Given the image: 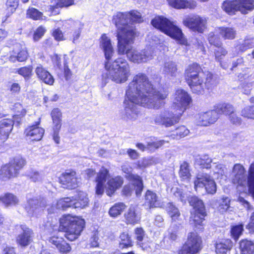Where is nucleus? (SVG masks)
Listing matches in <instances>:
<instances>
[{"instance_id":"nucleus-20","label":"nucleus","mask_w":254,"mask_h":254,"mask_svg":"<svg viewBox=\"0 0 254 254\" xmlns=\"http://www.w3.org/2000/svg\"><path fill=\"white\" fill-rule=\"evenodd\" d=\"M14 123V120L10 119H4L0 121V144L8 139L13 129Z\"/></svg>"},{"instance_id":"nucleus-43","label":"nucleus","mask_w":254,"mask_h":254,"mask_svg":"<svg viewBox=\"0 0 254 254\" xmlns=\"http://www.w3.org/2000/svg\"><path fill=\"white\" fill-rule=\"evenodd\" d=\"M189 202L193 207V210L191 211H199L203 213L205 211V207L203 201L195 196H191L189 198Z\"/></svg>"},{"instance_id":"nucleus-29","label":"nucleus","mask_w":254,"mask_h":254,"mask_svg":"<svg viewBox=\"0 0 254 254\" xmlns=\"http://www.w3.org/2000/svg\"><path fill=\"white\" fill-rule=\"evenodd\" d=\"M233 247L232 242L229 239H223L215 244V252L217 254H230Z\"/></svg>"},{"instance_id":"nucleus-49","label":"nucleus","mask_w":254,"mask_h":254,"mask_svg":"<svg viewBox=\"0 0 254 254\" xmlns=\"http://www.w3.org/2000/svg\"><path fill=\"white\" fill-rule=\"evenodd\" d=\"M125 208L126 206L123 203H116L110 209L109 215L112 217H117L121 214Z\"/></svg>"},{"instance_id":"nucleus-63","label":"nucleus","mask_w":254,"mask_h":254,"mask_svg":"<svg viewBox=\"0 0 254 254\" xmlns=\"http://www.w3.org/2000/svg\"><path fill=\"white\" fill-rule=\"evenodd\" d=\"M208 41L211 45H213L218 48L220 47L222 45L220 38L213 33L209 34Z\"/></svg>"},{"instance_id":"nucleus-6","label":"nucleus","mask_w":254,"mask_h":254,"mask_svg":"<svg viewBox=\"0 0 254 254\" xmlns=\"http://www.w3.org/2000/svg\"><path fill=\"white\" fill-rule=\"evenodd\" d=\"M134 38H132L129 41H123L124 46L123 52H119V43L117 44V52L119 55L126 54L128 60L135 64H141L147 63L152 60L154 55V49L152 47H147L143 50H138L132 48L129 44L133 42Z\"/></svg>"},{"instance_id":"nucleus-12","label":"nucleus","mask_w":254,"mask_h":254,"mask_svg":"<svg viewBox=\"0 0 254 254\" xmlns=\"http://www.w3.org/2000/svg\"><path fill=\"white\" fill-rule=\"evenodd\" d=\"M182 114L178 111L172 110L165 111L154 117V122L157 125H162L165 127H169L179 123Z\"/></svg>"},{"instance_id":"nucleus-56","label":"nucleus","mask_w":254,"mask_h":254,"mask_svg":"<svg viewBox=\"0 0 254 254\" xmlns=\"http://www.w3.org/2000/svg\"><path fill=\"white\" fill-rule=\"evenodd\" d=\"M165 142H168V141L165 140H160L157 141L148 142L146 145L147 149L151 151H154L164 145Z\"/></svg>"},{"instance_id":"nucleus-5","label":"nucleus","mask_w":254,"mask_h":254,"mask_svg":"<svg viewBox=\"0 0 254 254\" xmlns=\"http://www.w3.org/2000/svg\"><path fill=\"white\" fill-rule=\"evenodd\" d=\"M84 225V219L70 214L64 215L60 219V229L65 232L64 236L71 241L76 240L79 237Z\"/></svg>"},{"instance_id":"nucleus-14","label":"nucleus","mask_w":254,"mask_h":254,"mask_svg":"<svg viewBox=\"0 0 254 254\" xmlns=\"http://www.w3.org/2000/svg\"><path fill=\"white\" fill-rule=\"evenodd\" d=\"M47 201L44 198L27 195V202L24 204V209L30 216H35L41 208L46 207Z\"/></svg>"},{"instance_id":"nucleus-4","label":"nucleus","mask_w":254,"mask_h":254,"mask_svg":"<svg viewBox=\"0 0 254 254\" xmlns=\"http://www.w3.org/2000/svg\"><path fill=\"white\" fill-rule=\"evenodd\" d=\"M232 182L240 190L244 191L248 187L249 191L254 197V163L250 165L247 177L246 170L242 165H234L232 171Z\"/></svg>"},{"instance_id":"nucleus-52","label":"nucleus","mask_w":254,"mask_h":254,"mask_svg":"<svg viewBox=\"0 0 254 254\" xmlns=\"http://www.w3.org/2000/svg\"><path fill=\"white\" fill-rule=\"evenodd\" d=\"M212 159L208 157L207 155H204L201 157L196 158L195 163L204 168H210Z\"/></svg>"},{"instance_id":"nucleus-64","label":"nucleus","mask_w":254,"mask_h":254,"mask_svg":"<svg viewBox=\"0 0 254 254\" xmlns=\"http://www.w3.org/2000/svg\"><path fill=\"white\" fill-rule=\"evenodd\" d=\"M230 200L227 197H223L219 206V210L222 212H225L230 207Z\"/></svg>"},{"instance_id":"nucleus-62","label":"nucleus","mask_w":254,"mask_h":254,"mask_svg":"<svg viewBox=\"0 0 254 254\" xmlns=\"http://www.w3.org/2000/svg\"><path fill=\"white\" fill-rule=\"evenodd\" d=\"M204 75L203 76V87L205 86L209 88L212 84V74L209 71L204 72Z\"/></svg>"},{"instance_id":"nucleus-30","label":"nucleus","mask_w":254,"mask_h":254,"mask_svg":"<svg viewBox=\"0 0 254 254\" xmlns=\"http://www.w3.org/2000/svg\"><path fill=\"white\" fill-rule=\"evenodd\" d=\"M0 201L6 207H11L18 204L19 200L15 194L7 192L0 196Z\"/></svg>"},{"instance_id":"nucleus-11","label":"nucleus","mask_w":254,"mask_h":254,"mask_svg":"<svg viewBox=\"0 0 254 254\" xmlns=\"http://www.w3.org/2000/svg\"><path fill=\"white\" fill-rule=\"evenodd\" d=\"M207 20L205 17L196 14L186 16L183 20V24L191 30L203 33L207 27Z\"/></svg>"},{"instance_id":"nucleus-55","label":"nucleus","mask_w":254,"mask_h":254,"mask_svg":"<svg viewBox=\"0 0 254 254\" xmlns=\"http://www.w3.org/2000/svg\"><path fill=\"white\" fill-rule=\"evenodd\" d=\"M158 159L153 157L150 158H143L142 160L138 161L137 165L139 168H145L153 164L158 163Z\"/></svg>"},{"instance_id":"nucleus-26","label":"nucleus","mask_w":254,"mask_h":254,"mask_svg":"<svg viewBox=\"0 0 254 254\" xmlns=\"http://www.w3.org/2000/svg\"><path fill=\"white\" fill-rule=\"evenodd\" d=\"M49 241L51 244L55 246L61 253H67L71 250L69 245L62 237L53 236L49 238Z\"/></svg>"},{"instance_id":"nucleus-42","label":"nucleus","mask_w":254,"mask_h":254,"mask_svg":"<svg viewBox=\"0 0 254 254\" xmlns=\"http://www.w3.org/2000/svg\"><path fill=\"white\" fill-rule=\"evenodd\" d=\"M145 203L150 207H157L159 205L158 198L157 194L150 190H147L145 196Z\"/></svg>"},{"instance_id":"nucleus-59","label":"nucleus","mask_w":254,"mask_h":254,"mask_svg":"<svg viewBox=\"0 0 254 254\" xmlns=\"http://www.w3.org/2000/svg\"><path fill=\"white\" fill-rule=\"evenodd\" d=\"M129 14V21H132L133 22L140 23L143 21L141 14L137 11L132 10L128 12Z\"/></svg>"},{"instance_id":"nucleus-48","label":"nucleus","mask_w":254,"mask_h":254,"mask_svg":"<svg viewBox=\"0 0 254 254\" xmlns=\"http://www.w3.org/2000/svg\"><path fill=\"white\" fill-rule=\"evenodd\" d=\"M167 211L172 221L176 222L180 220V213L179 209L172 203H168Z\"/></svg>"},{"instance_id":"nucleus-17","label":"nucleus","mask_w":254,"mask_h":254,"mask_svg":"<svg viewBox=\"0 0 254 254\" xmlns=\"http://www.w3.org/2000/svg\"><path fill=\"white\" fill-rule=\"evenodd\" d=\"M28 53L24 42H15L13 45L12 51L9 60L11 62H15L16 60L18 62H24L27 59Z\"/></svg>"},{"instance_id":"nucleus-3","label":"nucleus","mask_w":254,"mask_h":254,"mask_svg":"<svg viewBox=\"0 0 254 254\" xmlns=\"http://www.w3.org/2000/svg\"><path fill=\"white\" fill-rule=\"evenodd\" d=\"M128 12H118L113 16V21L117 28V39L119 52H123V41H129L134 38L136 34L135 26L129 24Z\"/></svg>"},{"instance_id":"nucleus-44","label":"nucleus","mask_w":254,"mask_h":254,"mask_svg":"<svg viewBox=\"0 0 254 254\" xmlns=\"http://www.w3.org/2000/svg\"><path fill=\"white\" fill-rule=\"evenodd\" d=\"M70 207L73 208V198L72 197L61 198L57 202L56 208L58 209L64 210Z\"/></svg>"},{"instance_id":"nucleus-37","label":"nucleus","mask_w":254,"mask_h":254,"mask_svg":"<svg viewBox=\"0 0 254 254\" xmlns=\"http://www.w3.org/2000/svg\"><path fill=\"white\" fill-rule=\"evenodd\" d=\"M220 35L225 40H233L235 38L236 30L232 27H220L217 28Z\"/></svg>"},{"instance_id":"nucleus-51","label":"nucleus","mask_w":254,"mask_h":254,"mask_svg":"<svg viewBox=\"0 0 254 254\" xmlns=\"http://www.w3.org/2000/svg\"><path fill=\"white\" fill-rule=\"evenodd\" d=\"M251 105L246 106L241 111V115L246 118L254 120V103L251 101Z\"/></svg>"},{"instance_id":"nucleus-53","label":"nucleus","mask_w":254,"mask_h":254,"mask_svg":"<svg viewBox=\"0 0 254 254\" xmlns=\"http://www.w3.org/2000/svg\"><path fill=\"white\" fill-rule=\"evenodd\" d=\"M6 5V16L8 17L15 11L18 5V0H7Z\"/></svg>"},{"instance_id":"nucleus-16","label":"nucleus","mask_w":254,"mask_h":254,"mask_svg":"<svg viewBox=\"0 0 254 254\" xmlns=\"http://www.w3.org/2000/svg\"><path fill=\"white\" fill-rule=\"evenodd\" d=\"M133 100L127 98V96L125 100L123 117L126 120L133 121L137 118L139 112L136 105L139 104L144 107L141 102L137 103Z\"/></svg>"},{"instance_id":"nucleus-45","label":"nucleus","mask_w":254,"mask_h":254,"mask_svg":"<svg viewBox=\"0 0 254 254\" xmlns=\"http://www.w3.org/2000/svg\"><path fill=\"white\" fill-rule=\"evenodd\" d=\"M51 115L54 125L55 129L59 130L61 127L62 113L58 108L54 109L51 112Z\"/></svg>"},{"instance_id":"nucleus-9","label":"nucleus","mask_w":254,"mask_h":254,"mask_svg":"<svg viewBox=\"0 0 254 254\" xmlns=\"http://www.w3.org/2000/svg\"><path fill=\"white\" fill-rule=\"evenodd\" d=\"M26 163L25 159L22 157H15L8 163L1 167L0 179L3 181H6L17 177L19 171L23 168Z\"/></svg>"},{"instance_id":"nucleus-36","label":"nucleus","mask_w":254,"mask_h":254,"mask_svg":"<svg viewBox=\"0 0 254 254\" xmlns=\"http://www.w3.org/2000/svg\"><path fill=\"white\" fill-rule=\"evenodd\" d=\"M239 11L242 14H247L254 9V0H237Z\"/></svg>"},{"instance_id":"nucleus-60","label":"nucleus","mask_w":254,"mask_h":254,"mask_svg":"<svg viewBox=\"0 0 254 254\" xmlns=\"http://www.w3.org/2000/svg\"><path fill=\"white\" fill-rule=\"evenodd\" d=\"M46 29L42 26L38 27L35 31L33 39L35 42L39 41L44 35Z\"/></svg>"},{"instance_id":"nucleus-25","label":"nucleus","mask_w":254,"mask_h":254,"mask_svg":"<svg viewBox=\"0 0 254 254\" xmlns=\"http://www.w3.org/2000/svg\"><path fill=\"white\" fill-rule=\"evenodd\" d=\"M254 46V42L252 39H245L237 42L236 46L232 51L233 57H235L240 53L244 52Z\"/></svg>"},{"instance_id":"nucleus-18","label":"nucleus","mask_w":254,"mask_h":254,"mask_svg":"<svg viewBox=\"0 0 254 254\" xmlns=\"http://www.w3.org/2000/svg\"><path fill=\"white\" fill-rule=\"evenodd\" d=\"M60 182L68 189L76 188L79 183L76 172L72 170H67L63 173L60 177Z\"/></svg>"},{"instance_id":"nucleus-8","label":"nucleus","mask_w":254,"mask_h":254,"mask_svg":"<svg viewBox=\"0 0 254 254\" xmlns=\"http://www.w3.org/2000/svg\"><path fill=\"white\" fill-rule=\"evenodd\" d=\"M204 72L197 64H190L186 68L184 73L185 80L193 92L201 93L203 91Z\"/></svg>"},{"instance_id":"nucleus-13","label":"nucleus","mask_w":254,"mask_h":254,"mask_svg":"<svg viewBox=\"0 0 254 254\" xmlns=\"http://www.w3.org/2000/svg\"><path fill=\"white\" fill-rule=\"evenodd\" d=\"M194 189L197 190L199 188H205L208 194H214L216 193V184L210 175L206 173H198L194 181Z\"/></svg>"},{"instance_id":"nucleus-7","label":"nucleus","mask_w":254,"mask_h":254,"mask_svg":"<svg viewBox=\"0 0 254 254\" xmlns=\"http://www.w3.org/2000/svg\"><path fill=\"white\" fill-rule=\"evenodd\" d=\"M152 25L180 44L185 45L187 40L182 30L174 22L163 16H155L151 21Z\"/></svg>"},{"instance_id":"nucleus-35","label":"nucleus","mask_w":254,"mask_h":254,"mask_svg":"<svg viewBox=\"0 0 254 254\" xmlns=\"http://www.w3.org/2000/svg\"><path fill=\"white\" fill-rule=\"evenodd\" d=\"M239 247L241 254H254V243L248 239L240 241Z\"/></svg>"},{"instance_id":"nucleus-2","label":"nucleus","mask_w":254,"mask_h":254,"mask_svg":"<svg viewBox=\"0 0 254 254\" xmlns=\"http://www.w3.org/2000/svg\"><path fill=\"white\" fill-rule=\"evenodd\" d=\"M100 48L104 54V66L106 70V72L102 75L103 85L106 84L108 79L117 83L126 82L130 74L129 64L122 58H118L113 62L111 61L114 50L110 38L105 34H102L100 39Z\"/></svg>"},{"instance_id":"nucleus-54","label":"nucleus","mask_w":254,"mask_h":254,"mask_svg":"<svg viewBox=\"0 0 254 254\" xmlns=\"http://www.w3.org/2000/svg\"><path fill=\"white\" fill-rule=\"evenodd\" d=\"M32 66L31 65H28L17 69V72L22 76L25 79H28L32 75Z\"/></svg>"},{"instance_id":"nucleus-32","label":"nucleus","mask_w":254,"mask_h":254,"mask_svg":"<svg viewBox=\"0 0 254 254\" xmlns=\"http://www.w3.org/2000/svg\"><path fill=\"white\" fill-rule=\"evenodd\" d=\"M222 8L229 15H234L236 12L239 11V7L237 0H226L222 5Z\"/></svg>"},{"instance_id":"nucleus-33","label":"nucleus","mask_w":254,"mask_h":254,"mask_svg":"<svg viewBox=\"0 0 254 254\" xmlns=\"http://www.w3.org/2000/svg\"><path fill=\"white\" fill-rule=\"evenodd\" d=\"M74 0H58L55 5H49L47 7V11L51 12V15H56L59 13L57 10L58 8L63 7H68L74 3Z\"/></svg>"},{"instance_id":"nucleus-28","label":"nucleus","mask_w":254,"mask_h":254,"mask_svg":"<svg viewBox=\"0 0 254 254\" xmlns=\"http://www.w3.org/2000/svg\"><path fill=\"white\" fill-rule=\"evenodd\" d=\"M124 183V179L121 176H117L109 179L107 182L106 193L111 196L115 191L121 188Z\"/></svg>"},{"instance_id":"nucleus-15","label":"nucleus","mask_w":254,"mask_h":254,"mask_svg":"<svg viewBox=\"0 0 254 254\" xmlns=\"http://www.w3.org/2000/svg\"><path fill=\"white\" fill-rule=\"evenodd\" d=\"M121 167L123 172L126 174V178L131 181L136 186V195L140 194L143 189V184L140 176L132 173L133 169L128 162L124 163Z\"/></svg>"},{"instance_id":"nucleus-41","label":"nucleus","mask_w":254,"mask_h":254,"mask_svg":"<svg viewBox=\"0 0 254 254\" xmlns=\"http://www.w3.org/2000/svg\"><path fill=\"white\" fill-rule=\"evenodd\" d=\"M125 217L127 224H134L140 220V216L136 213L134 207H130L125 213Z\"/></svg>"},{"instance_id":"nucleus-19","label":"nucleus","mask_w":254,"mask_h":254,"mask_svg":"<svg viewBox=\"0 0 254 254\" xmlns=\"http://www.w3.org/2000/svg\"><path fill=\"white\" fill-rule=\"evenodd\" d=\"M218 119L217 113L213 109L198 114L196 116V123L198 126H207L214 123Z\"/></svg>"},{"instance_id":"nucleus-46","label":"nucleus","mask_w":254,"mask_h":254,"mask_svg":"<svg viewBox=\"0 0 254 254\" xmlns=\"http://www.w3.org/2000/svg\"><path fill=\"white\" fill-rule=\"evenodd\" d=\"M26 16L33 20H44L46 18L42 12L34 7H30L27 10Z\"/></svg>"},{"instance_id":"nucleus-31","label":"nucleus","mask_w":254,"mask_h":254,"mask_svg":"<svg viewBox=\"0 0 254 254\" xmlns=\"http://www.w3.org/2000/svg\"><path fill=\"white\" fill-rule=\"evenodd\" d=\"M73 198V208H83L88 204V198L86 193L80 191Z\"/></svg>"},{"instance_id":"nucleus-1","label":"nucleus","mask_w":254,"mask_h":254,"mask_svg":"<svg viewBox=\"0 0 254 254\" xmlns=\"http://www.w3.org/2000/svg\"><path fill=\"white\" fill-rule=\"evenodd\" d=\"M168 92L164 88L156 91L147 75L139 73L128 84L126 96L137 103L141 102L145 107L157 109L164 105L163 100L167 97Z\"/></svg>"},{"instance_id":"nucleus-24","label":"nucleus","mask_w":254,"mask_h":254,"mask_svg":"<svg viewBox=\"0 0 254 254\" xmlns=\"http://www.w3.org/2000/svg\"><path fill=\"white\" fill-rule=\"evenodd\" d=\"M38 78L45 83L52 85L54 82V79L50 72L42 65L39 64L35 70Z\"/></svg>"},{"instance_id":"nucleus-22","label":"nucleus","mask_w":254,"mask_h":254,"mask_svg":"<svg viewBox=\"0 0 254 254\" xmlns=\"http://www.w3.org/2000/svg\"><path fill=\"white\" fill-rule=\"evenodd\" d=\"M109 170L102 167L97 174L96 182V192L98 195H101L104 191V185L107 179L109 177Z\"/></svg>"},{"instance_id":"nucleus-27","label":"nucleus","mask_w":254,"mask_h":254,"mask_svg":"<svg viewBox=\"0 0 254 254\" xmlns=\"http://www.w3.org/2000/svg\"><path fill=\"white\" fill-rule=\"evenodd\" d=\"M22 232L19 234L16 239L17 243L21 246H28L32 241V231L24 226H21Z\"/></svg>"},{"instance_id":"nucleus-58","label":"nucleus","mask_w":254,"mask_h":254,"mask_svg":"<svg viewBox=\"0 0 254 254\" xmlns=\"http://www.w3.org/2000/svg\"><path fill=\"white\" fill-rule=\"evenodd\" d=\"M227 54V51L223 48H218V49L215 51V56L216 60L220 62V64L223 68H226L227 67L223 66L221 64V60Z\"/></svg>"},{"instance_id":"nucleus-57","label":"nucleus","mask_w":254,"mask_h":254,"mask_svg":"<svg viewBox=\"0 0 254 254\" xmlns=\"http://www.w3.org/2000/svg\"><path fill=\"white\" fill-rule=\"evenodd\" d=\"M14 110L16 113V114L13 117L14 121L16 120L18 117L21 118L25 116L26 113V110L24 109L22 105L19 103L14 104Z\"/></svg>"},{"instance_id":"nucleus-21","label":"nucleus","mask_w":254,"mask_h":254,"mask_svg":"<svg viewBox=\"0 0 254 254\" xmlns=\"http://www.w3.org/2000/svg\"><path fill=\"white\" fill-rule=\"evenodd\" d=\"M202 239L197 233L190 232L189 233L187 241L184 245L198 253L202 248Z\"/></svg>"},{"instance_id":"nucleus-34","label":"nucleus","mask_w":254,"mask_h":254,"mask_svg":"<svg viewBox=\"0 0 254 254\" xmlns=\"http://www.w3.org/2000/svg\"><path fill=\"white\" fill-rule=\"evenodd\" d=\"M205 210L203 211V213L198 211H191L190 222L194 227L199 228L202 224L203 220L205 216Z\"/></svg>"},{"instance_id":"nucleus-39","label":"nucleus","mask_w":254,"mask_h":254,"mask_svg":"<svg viewBox=\"0 0 254 254\" xmlns=\"http://www.w3.org/2000/svg\"><path fill=\"white\" fill-rule=\"evenodd\" d=\"M134 239L136 241L138 245L141 247L143 249H147L148 247L150 248L151 245L148 246H146L143 243V240L145 237V232L141 227H137L134 229Z\"/></svg>"},{"instance_id":"nucleus-47","label":"nucleus","mask_w":254,"mask_h":254,"mask_svg":"<svg viewBox=\"0 0 254 254\" xmlns=\"http://www.w3.org/2000/svg\"><path fill=\"white\" fill-rule=\"evenodd\" d=\"M179 175L182 180L184 182H189L191 174L189 169V165L187 162H184L180 166Z\"/></svg>"},{"instance_id":"nucleus-61","label":"nucleus","mask_w":254,"mask_h":254,"mask_svg":"<svg viewBox=\"0 0 254 254\" xmlns=\"http://www.w3.org/2000/svg\"><path fill=\"white\" fill-rule=\"evenodd\" d=\"M243 231V225H239L233 227L231 229V234L233 237L237 240L242 234Z\"/></svg>"},{"instance_id":"nucleus-10","label":"nucleus","mask_w":254,"mask_h":254,"mask_svg":"<svg viewBox=\"0 0 254 254\" xmlns=\"http://www.w3.org/2000/svg\"><path fill=\"white\" fill-rule=\"evenodd\" d=\"M191 102V97L188 92L178 89L173 95L171 109L183 114Z\"/></svg>"},{"instance_id":"nucleus-40","label":"nucleus","mask_w":254,"mask_h":254,"mask_svg":"<svg viewBox=\"0 0 254 254\" xmlns=\"http://www.w3.org/2000/svg\"><path fill=\"white\" fill-rule=\"evenodd\" d=\"M214 111L217 113L219 117V115H225L230 116L235 111L233 106L229 104H219L214 107Z\"/></svg>"},{"instance_id":"nucleus-38","label":"nucleus","mask_w":254,"mask_h":254,"mask_svg":"<svg viewBox=\"0 0 254 254\" xmlns=\"http://www.w3.org/2000/svg\"><path fill=\"white\" fill-rule=\"evenodd\" d=\"M163 73L168 77H176L178 73L176 64L173 62L165 63L163 69Z\"/></svg>"},{"instance_id":"nucleus-50","label":"nucleus","mask_w":254,"mask_h":254,"mask_svg":"<svg viewBox=\"0 0 254 254\" xmlns=\"http://www.w3.org/2000/svg\"><path fill=\"white\" fill-rule=\"evenodd\" d=\"M120 248L123 249L132 246V242L128 234L123 233L120 236Z\"/></svg>"},{"instance_id":"nucleus-23","label":"nucleus","mask_w":254,"mask_h":254,"mask_svg":"<svg viewBox=\"0 0 254 254\" xmlns=\"http://www.w3.org/2000/svg\"><path fill=\"white\" fill-rule=\"evenodd\" d=\"M39 122L35 125L28 127L25 130L26 136L31 140L39 141L41 140L44 135L45 130L38 127Z\"/></svg>"}]
</instances>
